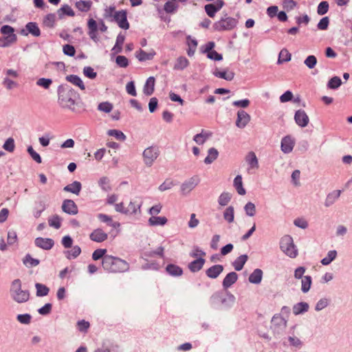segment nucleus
I'll list each match as a JSON object with an SVG mask.
<instances>
[{"instance_id":"obj_1","label":"nucleus","mask_w":352,"mask_h":352,"mask_svg":"<svg viewBox=\"0 0 352 352\" xmlns=\"http://www.w3.org/2000/svg\"><path fill=\"white\" fill-rule=\"evenodd\" d=\"M58 102L61 107L74 111L78 98L77 92L69 85H60L58 88Z\"/></svg>"},{"instance_id":"obj_2","label":"nucleus","mask_w":352,"mask_h":352,"mask_svg":"<svg viewBox=\"0 0 352 352\" xmlns=\"http://www.w3.org/2000/svg\"><path fill=\"white\" fill-rule=\"evenodd\" d=\"M102 266L104 271L109 273H124L129 270V264L120 258L107 255L102 261Z\"/></svg>"},{"instance_id":"obj_3","label":"nucleus","mask_w":352,"mask_h":352,"mask_svg":"<svg viewBox=\"0 0 352 352\" xmlns=\"http://www.w3.org/2000/svg\"><path fill=\"white\" fill-rule=\"evenodd\" d=\"M142 201L140 197L132 199L125 206L123 202L115 204V210L126 215H136L141 213Z\"/></svg>"},{"instance_id":"obj_4","label":"nucleus","mask_w":352,"mask_h":352,"mask_svg":"<svg viewBox=\"0 0 352 352\" xmlns=\"http://www.w3.org/2000/svg\"><path fill=\"white\" fill-rule=\"evenodd\" d=\"M10 294L12 298L19 303L27 302L30 298L29 292L21 289V282L19 279H15L12 281Z\"/></svg>"},{"instance_id":"obj_5","label":"nucleus","mask_w":352,"mask_h":352,"mask_svg":"<svg viewBox=\"0 0 352 352\" xmlns=\"http://www.w3.org/2000/svg\"><path fill=\"white\" fill-rule=\"evenodd\" d=\"M281 250L290 258H296L298 255V250L294 244L293 239L289 235H285L280 242Z\"/></svg>"},{"instance_id":"obj_6","label":"nucleus","mask_w":352,"mask_h":352,"mask_svg":"<svg viewBox=\"0 0 352 352\" xmlns=\"http://www.w3.org/2000/svg\"><path fill=\"white\" fill-rule=\"evenodd\" d=\"M237 24V20L233 17L225 16L213 25L214 29L217 31H227L234 29Z\"/></svg>"},{"instance_id":"obj_7","label":"nucleus","mask_w":352,"mask_h":352,"mask_svg":"<svg viewBox=\"0 0 352 352\" xmlns=\"http://www.w3.org/2000/svg\"><path fill=\"white\" fill-rule=\"evenodd\" d=\"M160 151L157 147L150 146L146 148L143 152V160L147 166H151L155 160L159 156Z\"/></svg>"},{"instance_id":"obj_8","label":"nucleus","mask_w":352,"mask_h":352,"mask_svg":"<svg viewBox=\"0 0 352 352\" xmlns=\"http://www.w3.org/2000/svg\"><path fill=\"white\" fill-rule=\"evenodd\" d=\"M113 19L118 26L124 30H128L130 27L127 21V12L124 10L117 11L113 14Z\"/></svg>"},{"instance_id":"obj_9","label":"nucleus","mask_w":352,"mask_h":352,"mask_svg":"<svg viewBox=\"0 0 352 352\" xmlns=\"http://www.w3.org/2000/svg\"><path fill=\"white\" fill-rule=\"evenodd\" d=\"M199 182V179L197 177H191L188 181L185 182L181 186V191L184 195L189 193L194 189Z\"/></svg>"},{"instance_id":"obj_10","label":"nucleus","mask_w":352,"mask_h":352,"mask_svg":"<svg viewBox=\"0 0 352 352\" xmlns=\"http://www.w3.org/2000/svg\"><path fill=\"white\" fill-rule=\"evenodd\" d=\"M250 121V116L243 110L237 112L236 125L240 129H243Z\"/></svg>"},{"instance_id":"obj_11","label":"nucleus","mask_w":352,"mask_h":352,"mask_svg":"<svg viewBox=\"0 0 352 352\" xmlns=\"http://www.w3.org/2000/svg\"><path fill=\"white\" fill-rule=\"evenodd\" d=\"M296 123L300 127H305L307 126L309 119L307 113L303 110H298L294 116Z\"/></svg>"},{"instance_id":"obj_12","label":"nucleus","mask_w":352,"mask_h":352,"mask_svg":"<svg viewBox=\"0 0 352 352\" xmlns=\"http://www.w3.org/2000/svg\"><path fill=\"white\" fill-rule=\"evenodd\" d=\"M108 238V234L101 228L95 229L90 234L89 239L97 243H102L106 241Z\"/></svg>"},{"instance_id":"obj_13","label":"nucleus","mask_w":352,"mask_h":352,"mask_svg":"<svg viewBox=\"0 0 352 352\" xmlns=\"http://www.w3.org/2000/svg\"><path fill=\"white\" fill-rule=\"evenodd\" d=\"M294 144V140L291 136H285L281 140V150L285 153H289L292 151Z\"/></svg>"},{"instance_id":"obj_14","label":"nucleus","mask_w":352,"mask_h":352,"mask_svg":"<svg viewBox=\"0 0 352 352\" xmlns=\"http://www.w3.org/2000/svg\"><path fill=\"white\" fill-rule=\"evenodd\" d=\"M62 210L69 214H76L78 207L75 202L71 199H65L62 205Z\"/></svg>"},{"instance_id":"obj_15","label":"nucleus","mask_w":352,"mask_h":352,"mask_svg":"<svg viewBox=\"0 0 352 352\" xmlns=\"http://www.w3.org/2000/svg\"><path fill=\"white\" fill-rule=\"evenodd\" d=\"M54 244V241L52 239L38 237L35 239V245L44 250H50Z\"/></svg>"},{"instance_id":"obj_16","label":"nucleus","mask_w":352,"mask_h":352,"mask_svg":"<svg viewBox=\"0 0 352 352\" xmlns=\"http://www.w3.org/2000/svg\"><path fill=\"white\" fill-rule=\"evenodd\" d=\"M223 271V265H214L206 271V274L210 278H217Z\"/></svg>"},{"instance_id":"obj_17","label":"nucleus","mask_w":352,"mask_h":352,"mask_svg":"<svg viewBox=\"0 0 352 352\" xmlns=\"http://www.w3.org/2000/svg\"><path fill=\"white\" fill-rule=\"evenodd\" d=\"M238 275L236 272H232L228 273L223 280V287L224 289H228L236 282Z\"/></svg>"},{"instance_id":"obj_18","label":"nucleus","mask_w":352,"mask_h":352,"mask_svg":"<svg viewBox=\"0 0 352 352\" xmlns=\"http://www.w3.org/2000/svg\"><path fill=\"white\" fill-rule=\"evenodd\" d=\"M155 80L153 76L149 77L143 87V92L146 96H151L153 94L155 90Z\"/></svg>"},{"instance_id":"obj_19","label":"nucleus","mask_w":352,"mask_h":352,"mask_svg":"<svg viewBox=\"0 0 352 352\" xmlns=\"http://www.w3.org/2000/svg\"><path fill=\"white\" fill-rule=\"evenodd\" d=\"M155 55V52L153 50H151L149 52H146L145 51L140 49L135 53V56L140 61L152 60Z\"/></svg>"},{"instance_id":"obj_20","label":"nucleus","mask_w":352,"mask_h":352,"mask_svg":"<svg viewBox=\"0 0 352 352\" xmlns=\"http://www.w3.org/2000/svg\"><path fill=\"white\" fill-rule=\"evenodd\" d=\"M263 278V271L260 269H256L249 276V281L253 284H259Z\"/></svg>"},{"instance_id":"obj_21","label":"nucleus","mask_w":352,"mask_h":352,"mask_svg":"<svg viewBox=\"0 0 352 352\" xmlns=\"http://www.w3.org/2000/svg\"><path fill=\"white\" fill-rule=\"evenodd\" d=\"M205 263V259L199 258L196 259L188 264V268L192 272L199 271Z\"/></svg>"},{"instance_id":"obj_22","label":"nucleus","mask_w":352,"mask_h":352,"mask_svg":"<svg viewBox=\"0 0 352 352\" xmlns=\"http://www.w3.org/2000/svg\"><path fill=\"white\" fill-rule=\"evenodd\" d=\"M66 80L72 84L78 87L81 90H85V85L81 78L76 75H69L66 76Z\"/></svg>"},{"instance_id":"obj_23","label":"nucleus","mask_w":352,"mask_h":352,"mask_svg":"<svg viewBox=\"0 0 352 352\" xmlns=\"http://www.w3.org/2000/svg\"><path fill=\"white\" fill-rule=\"evenodd\" d=\"M245 161L250 166V168H258V159L254 152H250L245 157Z\"/></svg>"},{"instance_id":"obj_24","label":"nucleus","mask_w":352,"mask_h":352,"mask_svg":"<svg viewBox=\"0 0 352 352\" xmlns=\"http://www.w3.org/2000/svg\"><path fill=\"white\" fill-rule=\"evenodd\" d=\"M167 221V218L165 217L153 216L148 219V224L151 226H164Z\"/></svg>"},{"instance_id":"obj_25","label":"nucleus","mask_w":352,"mask_h":352,"mask_svg":"<svg viewBox=\"0 0 352 352\" xmlns=\"http://www.w3.org/2000/svg\"><path fill=\"white\" fill-rule=\"evenodd\" d=\"M63 190L66 192H70L78 195L81 190V184L79 182L75 181L65 186Z\"/></svg>"},{"instance_id":"obj_26","label":"nucleus","mask_w":352,"mask_h":352,"mask_svg":"<svg viewBox=\"0 0 352 352\" xmlns=\"http://www.w3.org/2000/svg\"><path fill=\"white\" fill-rule=\"evenodd\" d=\"M98 219L102 222L107 223L109 226L113 228H116L120 226V223L118 222L113 221L110 216L105 214H98Z\"/></svg>"},{"instance_id":"obj_27","label":"nucleus","mask_w":352,"mask_h":352,"mask_svg":"<svg viewBox=\"0 0 352 352\" xmlns=\"http://www.w3.org/2000/svg\"><path fill=\"white\" fill-rule=\"evenodd\" d=\"M248 256L245 254L241 255L238 258L235 259V261L233 262L232 265L236 271H240L243 269L245 263L248 261Z\"/></svg>"},{"instance_id":"obj_28","label":"nucleus","mask_w":352,"mask_h":352,"mask_svg":"<svg viewBox=\"0 0 352 352\" xmlns=\"http://www.w3.org/2000/svg\"><path fill=\"white\" fill-rule=\"evenodd\" d=\"M234 186L237 192L240 195H244L246 193L245 188L243 186V181L241 175H237L234 179Z\"/></svg>"},{"instance_id":"obj_29","label":"nucleus","mask_w":352,"mask_h":352,"mask_svg":"<svg viewBox=\"0 0 352 352\" xmlns=\"http://www.w3.org/2000/svg\"><path fill=\"white\" fill-rule=\"evenodd\" d=\"M166 272L171 276H179L182 274V269L174 264H169L166 267Z\"/></svg>"},{"instance_id":"obj_30","label":"nucleus","mask_w":352,"mask_h":352,"mask_svg":"<svg viewBox=\"0 0 352 352\" xmlns=\"http://www.w3.org/2000/svg\"><path fill=\"white\" fill-rule=\"evenodd\" d=\"M341 190H337L329 193L325 200V206H329L332 205L340 196Z\"/></svg>"},{"instance_id":"obj_31","label":"nucleus","mask_w":352,"mask_h":352,"mask_svg":"<svg viewBox=\"0 0 352 352\" xmlns=\"http://www.w3.org/2000/svg\"><path fill=\"white\" fill-rule=\"evenodd\" d=\"M189 65L188 60L184 56H180L176 60L173 69L175 70H183Z\"/></svg>"},{"instance_id":"obj_32","label":"nucleus","mask_w":352,"mask_h":352,"mask_svg":"<svg viewBox=\"0 0 352 352\" xmlns=\"http://www.w3.org/2000/svg\"><path fill=\"white\" fill-rule=\"evenodd\" d=\"M308 309L309 305L307 302H298L293 307V313L295 315H298L307 311Z\"/></svg>"},{"instance_id":"obj_33","label":"nucleus","mask_w":352,"mask_h":352,"mask_svg":"<svg viewBox=\"0 0 352 352\" xmlns=\"http://www.w3.org/2000/svg\"><path fill=\"white\" fill-rule=\"evenodd\" d=\"M312 283V278L310 276H305L301 279V290L303 293H307L309 291Z\"/></svg>"},{"instance_id":"obj_34","label":"nucleus","mask_w":352,"mask_h":352,"mask_svg":"<svg viewBox=\"0 0 352 352\" xmlns=\"http://www.w3.org/2000/svg\"><path fill=\"white\" fill-rule=\"evenodd\" d=\"M213 74L216 77H218V78H223V79H225V80H228V81L232 80L234 78V72H227L226 71L221 72V71H218L217 69H216L213 72Z\"/></svg>"},{"instance_id":"obj_35","label":"nucleus","mask_w":352,"mask_h":352,"mask_svg":"<svg viewBox=\"0 0 352 352\" xmlns=\"http://www.w3.org/2000/svg\"><path fill=\"white\" fill-rule=\"evenodd\" d=\"M81 253V249L78 245L74 246L72 250L65 252V256L68 259L76 258Z\"/></svg>"},{"instance_id":"obj_36","label":"nucleus","mask_w":352,"mask_h":352,"mask_svg":"<svg viewBox=\"0 0 352 352\" xmlns=\"http://www.w3.org/2000/svg\"><path fill=\"white\" fill-rule=\"evenodd\" d=\"M26 30L29 33L34 36H38L41 34L40 29L36 23L30 22L25 25Z\"/></svg>"},{"instance_id":"obj_37","label":"nucleus","mask_w":352,"mask_h":352,"mask_svg":"<svg viewBox=\"0 0 352 352\" xmlns=\"http://www.w3.org/2000/svg\"><path fill=\"white\" fill-rule=\"evenodd\" d=\"M58 14L60 18H62L65 14L69 16H74L75 15V13L69 6L64 5L60 9L58 10Z\"/></svg>"},{"instance_id":"obj_38","label":"nucleus","mask_w":352,"mask_h":352,"mask_svg":"<svg viewBox=\"0 0 352 352\" xmlns=\"http://www.w3.org/2000/svg\"><path fill=\"white\" fill-rule=\"evenodd\" d=\"M62 219L57 214H54L48 219V223L50 227L59 229L61 226Z\"/></svg>"},{"instance_id":"obj_39","label":"nucleus","mask_w":352,"mask_h":352,"mask_svg":"<svg viewBox=\"0 0 352 352\" xmlns=\"http://www.w3.org/2000/svg\"><path fill=\"white\" fill-rule=\"evenodd\" d=\"M208 153V156L205 158L204 162L207 164H210L217 158L219 153L214 148H210Z\"/></svg>"},{"instance_id":"obj_40","label":"nucleus","mask_w":352,"mask_h":352,"mask_svg":"<svg viewBox=\"0 0 352 352\" xmlns=\"http://www.w3.org/2000/svg\"><path fill=\"white\" fill-rule=\"evenodd\" d=\"M14 30L10 25H3L1 28V32L4 35L5 38H10L11 36H14V42L16 41V36L14 34Z\"/></svg>"},{"instance_id":"obj_41","label":"nucleus","mask_w":352,"mask_h":352,"mask_svg":"<svg viewBox=\"0 0 352 352\" xmlns=\"http://www.w3.org/2000/svg\"><path fill=\"white\" fill-rule=\"evenodd\" d=\"M76 8L82 12H87L90 10L91 2L89 1H79L75 4Z\"/></svg>"},{"instance_id":"obj_42","label":"nucleus","mask_w":352,"mask_h":352,"mask_svg":"<svg viewBox=\"0 0 352 352\" xmlns=\"http://www.w3.org/2000/svg\"><path fill=\"white\" fill-rule=\"evenodd\" d=\"M124 42V36L119 34L116 38V43L112 49L114 53L117 54L121 52L122 50V45Z\"/></svg>"},{"instance_id":"obj_43","label":"nucleus","mask_w":352,"mask_h":352,"mask_svg":"<svg viewBox=\"0 0 352 352\" xmlns=\"http://www.w3.org/2000/svg\"><path fill=\"white\" fill-rule=\"evenodd\" d=\"M56 23V15L55 14H48L43 19V24L47 28H53Z\"/></svg>"},{"instance_id":"obj_44","label":"nucleus","mask_w":352,"mask_h":352,"mask_svg":"<svg viewBox=\"0 0 352 352\" xmlns=\"http://www.w3.org/2000/svg\"><path fill=\"white\" fill-rule=\"evenodd\" d=\"M107 134L109 136L114 137L116 140L120 141H124L126 138L121 131L117 129H110L107 131Z\"/></svg>"},{"instance_id":"obj_45","label":"nucleus","mask_w":352,"mask_h":352,"mask_svg":"<svg viewBox=\"0 0 352 352\" xmlns=\"http://www.w3.org/2000/svg\"><path fill=\"white\" fill-rule=\"evenodd\" d=\"M178 8V4L173 1H167L164 6V10L166 13H174Z\"/></svg>"},{"instance_id":"obj_46","label":"nucleus","mask_w":352,"mask_h":352,"mask_svg":"<svg viewBox=\"0 0 352 352\" xmlns=\"http://www.w3.org/2000/svg\"><path fill=\"white\" fill-rule=\"evenodd\" d=\"M337 256V252L336 250H331L328 252L327 256L322 259L321 263L324 265L330 264Z\"/></svg>"},{"instance_id":"obj_47","label":"nucleus","mask_w":352,"mask_h":352,"mask_svg":"<svg viewBox=\"0 0 352 352\" xmlns=\"http://www.w3.org/2000/svg\"><path fill=\"white\" fill-rule=\"evenodd\" d=\"M36 289V296H45L49 293V288L41 283H36L35 285Z\"/></svg>"},{"instance_id":"obj_48","label":"nucleus","mask_w":352,"mask_h":352,"mask_svg":"<svg viewBox=\"0 0 352 352\" xmlns=\"http://www.w3.org/2000/svg\"><path fill=\"white\" fill-rule=\"evenodd\" d=\"M223 217L228 222H233L234 218V210L232 206H229L226 209L223 213Z\"/></svg>"},{"instance_id":"obj_49","label":"nucleus","mask_w":352,"mask_h":352,"mask_svg":"<svg viewBox=\"0 0 352 352\" xmlns=\"http://www.w3.org/2000/svg\"><path fill=\"white\" fill-rule=\"evenodd\" d=\"M107 250L106 249H97L92 254V259L94 261H98L99 259L104 260L105 256H107L108 254H106Z\"/></svg>"},{"instance_id":"obj_50","label":"nucleus","mask_w":352,"mask_h":352,"mask_svg":"<svg viewBox=\"0 0 352 352\" xmlns=\"http://www.w3.org/2000/svg\"><path fill=\"white\" fill-rule=\"evenodd\" d=\"M231 199V195L229 192H223L218 198V203L221 206L228 205Z\"/></svg>"},{"instance_id":"obj_51","label":"nucleus","mask_w":352,"mask_h":352,"mask_svg":"<svg viewBox=\"0 0 352 352\" xmlns=\"http://www.w3.org/2000/svg\"><path fill=\"white\" fill-rule=\"evenodd\" d=\"M291 59V54L286 49H283L278 56V63H282L283 62H287Z\"/></svg>"},{"instance_id":"obj_52","label":"nucleus","mask_w":352,"mask_h":352,"mask_svg":"<svg viewBox=\"0 0 352 352\" xmlns=\"http://www.w3.org/2000/svg\"><path fill=\"white\" fill-rule=\"evenodd\" d=\"M342 84V80L340 77L334 76L331 78L328 82V87L330 89H336L338 88Z\"/></svg>"},{"instance_id":"obj_53","label":"nucleus","mask_w":352,"mask_h":352,"mask_svg":"<svg viewBox=\"0 0 352 352\" xmlns=\"http://www.w3.org/2000/svg\"><path fill=\"white\" fill-rule=\"evenodd\" d=\"M23 263L29 267H34L39 264V261L33 258L30 254H27L23 258Z\"/></svg>"},{"instance_id":"obj_54","label":"nucleus","mask_w":352,"mask_h":352,"mask_svg":"<svg viewBox=\"0 0 352 352\" xmlns=\"http://www.w3.org/2000/svg\"><path fill=\"white\" fill-rule=\"evenodd\" d=\"M98 109L104 113H109L113 109V104L109 102H103L98 104Z\"/></svg>"},{"instance_id":"obj_55","label":"nucleus","mask_w":352,"mask_h":352,"mask_svg":"<svg viewBox=\"0 0 352 352\" xmlns=\"http://www.w3.org/2000/svg\"><path fill=\"white\" fill-rule=\"evenodd\" d=\"M3 148L8 152H13L15 148L14 139L12 138H9L3 144Z\"/></svg>"},{"instance_id":"obj_56","label":"nucleus","mask_w":352,"mask_h":352,"mask_svg":"<svg viewBox=\"0 0 352 352\" xmlns=\"http://www.w3.org/2000/svg\"><path fill=\"white\" fill-rule=\"evenodd\" d=\"M304 63L308 68L313 69L317 63V58L314 55H309L305 60Z\"/></svg>"},{"instance_id":"obj_57","label":"nucleus","mask_w":352,"mask_h":352,"mask_svg":"<svg viewBox=\"0 0 352 352\" xmlns=\"http://www.w3.org/2000/svg\"><path fill=\"white\" fill-rule=\"evenodd\" d=\"M245 213L250 217H253L256 214L255 205L252 202H248L244 207Z\"/></svg>"},{"instance_id":"obj_58","label":"nucleus","mask_w":352,"mask_h":352,"mask_svg":"<svg viewBox=\"0 0 352 352\" xmlns=\"http://www.w3.org/2000/svg\"><path fill=\"white\" fill-rule=\"evenodd\" d=\"M116 63L120 67H126L129 65V60L124 56H118L116 58Z\"/></svg>"},{"instance_id":"obj_59","label":"nucleus","mask_w":352,"mask_h":352,"mask_svg":"<svg viewBox=\"0 0 352 352\" xmlns=\"http://www.w3.org/2000/svg\"><path fill=\"white\" fill-rule=\"evenodd\" d=\"M175 184L173 180L167 179L159 186V190L163 192L170 189Z\"/></svg>"},{"instance_id":"obj_60","label":"nucleus","mask_w":352,"mask_h":352,"mask_svg":"<svg viewBox=\"0 0 352 352\" xmlns=\"http://www.w3.org/2000/svg\"><path fill=\"white\" fill-rule=\"evenodd\" d=\"M52 84V80L50 78H41L36 81V85L45 89H48Z\"/></svg>"},{"instance_id":"obj_61","label":"nucleus","mask_w":352,"mask_h":352,"mask_svg":"<svg viewBox=\"0 0 352 352\" xmlns=\"http://www.w3.org/2000/svg\"><path fill=\"white\" fill-rule=\"evenodd\" d=\"M100 186L105 191L111 190V186L109 184V179L107 177H102L100 179L99 182Z\"/></svg>"},{"instance_id":"obj_62","label":"nucleus","mask_w":352,"mask_h":352,"mask_svg":"<svg viewBox=\"0 0 352 352\" xmlns=\"http://www.w3.org/2000/svg\"><path fill=\"white\" fill-rule=\"evenodd\" d=\"M28 152L35 162L38 164L42 162V159L40 155L33 149L32 146L28 147Z\"/></svg>"},{"instance_id":"obj_63","label":"nucleus","mask_w":352,"mask_h":352,"mask_svg":"<svg viewBox=\"0 0 352 352\" xmlns=\"http://www.w3.org/2000/svg\"><path fill=\"white\" fill-rule=\"evenodd\" d=\"M329 3L327 1H322L318 6L317 12L320 15H323L328 12Z\"/></svg>"},{"instance_id":"obj_64","label":"nucleus","mask_w":352,"mask_h":352,"mask_svg":"<svg viewBox=\"0 0 352 352\" xmlns=\"http://www.w3.org/2000/svg\"><path fill=\"white\" fill-rule=\"evenodd\" d=\"M83 74L86 77L90 79H94L97 76V73L94 72V69L91 67H84Z\"/></svg>"}]
</instances>
